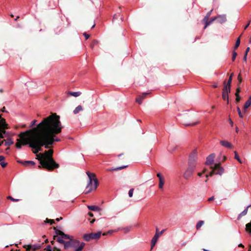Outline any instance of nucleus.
Segmentation results:
<instances>
[{
  "label": "nucleus",
  "mask_w": 251,
  "mask_h": 251,
  "mask_svg": "<svg viewBox=\"0 0 251 251\" xmlns=\"http://www.w3.org/2000/svg\"><path fill=\"white\" fill-rule=\"evenodd\" d=\"M165 180L164 179H160L159 182V188L161 189H162L163 188V186L164 184Z\"/></svg>",
  "instance_id": "nucleus-28"
},
{
  "label": "nucleus",
  "mask_w": 251,
  "mask_h": 251,
  "mask_svg": "<svg viewBox=\"0 0 251 251\" xmlns=\"http://www.w3.org/2000/svg\"><path fill=\"white\" fill-rule=\"evenodd\" d=\"M245 231L251 236V220L250 223L246 225Z\"/></svg>",
  "instance_id": "nucleus-20"
},
{
  "label": "nucleus",
  "mask_w": 251,
  "mask_h": 251,
  "mask_svg": "<svg viewBox=\"0 0 251 251\" xmlns=\"http://www.w3.org/2000/svg\"><path fill=\"white\" fill-rule=\"evenodd\" d=\"M52 249H53V248H52V247H51V246H50V245H48V246L46 247V248L45 249V250H46L47 251H52Z\"/></svg>",
  "instance_id": "nucleus-42"
},
{
  "label": "nucleus",
  "mask_w": 251,
  "mask_h": 251,
  "mask_svg": "<svg viewBox=\"0 0 251 251\" xmlns=\"http://www.w3.org/2000/svg\"><path fill=\"white\" fill-rule=\"evenodd\" d=\"M24 248L26 249L27 250H32V245H25L23 246Z\"/></svg>",
  "instance_id": "nucleus-32"
},
{
  "label": "nucleus",
  "mask_w": 251,
  "mask_h": 251,
  "mask_svg": "<svg viewBox=\"0 0 251 251\" xmlns=\"http://www.w3.org/2000/svg\"><path fill=\"white\" fill-rule=\"evenodd\" d=\"M0 138H4L8 134L4 129L8 128V125L6 124L5 120L1 118L0 116Z\"/></svg>",
  "instance_id": "nucleus-6"
},
{
  "label": "nucleus",
  "mask_w": 251,
  "mask_h": 251,
  "mask_svg": "<svg viewBox=\"0 0 251 251\" xmlns=\"http://www.w3.org/2000/svg\"><path fill=\"white\" fill-rule=\"evenodd\" d=\"M236 56H237V53L235 51H234L233 52L232 57V60L233 61H234L235 60Z\"/></svg>",
  "instance_id": "nucleus-41"
},
{
  "label": "nucleus",
  "mask_w": 251,
  "mask_h": 251,
  "mask_svg": "<svg viewBox=\"0 0 251 251\" xmlns=\"http://www.w3.org/2000/svg\"><path fill=\"white\" fill-rule=\"evenodd\" d=\"M17 162L25 166H28V165H30L32 166H33L35 164V163L33 161H21L18 160Z\"/></svg>",
  "instance_id": "nucleus-15"
},
{
  "label": "nucleus",
  "mask_w": 251,
  "mask_h": 251,
  "mask_svg": "<svg viewBox=\"0 0 251 251\" xmlns=\"http://www.w3.org/2000/svg\"><path fill=\"white\" fill-rule=\"evenodd\" d=\"M217 20V16L212 18L209 21L206 20V21H203V22L205 23V26L204 27V29H205L207 26L210 25L215 20Z\"/></svg>",
  "instance_id": "nucleus-18"
},
{
  "label": "nucleus",
  "mask_w": 251,
  "mask_h": 251,
  "mask_svg": "<svg viewBox=\"0 0 251 251\" xmlns=\"http://www.w3.org/2000/svg\"><path fill=\"white\" fill-rule=\"evenodd\" d=\"M215 154L211 153L209 154L207 157H206V160L205 162L206 165H211L213 164L214 162V159L215 158Z\"/></svg>",
  "instance_id": "nucleus-13"
},
{
  "label": "nucleus",
  "mask_w": 251,
  "mask_h": 251,
  "mask_svg": "<svg viewBox=\"0 0 251 251\" xmlns=\"http://www.w3.org/2000/svg\"><path fill=\"white\" fill-rule=\"evenodd\" d=\"M83 107L81 105H79L77 106L74 110L73 113L74 114H76L78 113L80 111L83 110Z\"/></svg>",
  "instance_id": "nucleus-23"
},
{
  "label": "nucleus",
  "mask_w": 251,
  "mask_h": 251,
  "mask_svg": "<svg viewBox=\"0 0 251 251\" xmlns=\"http://www.w3.org/2000/svg\"><path fill=\"white\" fill-rule=\"evenodd\" d=\"M85 245V243L83 242H81L80 244L78 245L77 248L75 249V251H81Z\"/></svg>",
  "instance_id": "nucleus-24"
},
{
  "label": "nucleus",
  "mask_w": 251,
  "mask_h": 251,
  "mask_svg": "<svg viewBox=\"0 0 251 251\" xmlns=\"http://www.w3.org/2000/svg\"><path fill=\"white\" fill-rule=\"evenodd\" d=\"M134 189L133 188L130 189L128 191V196L130 198H131L133 196Z\"/></svg>",
  "instance_id": "nucleus-37"
},
{
  "label": "nucleus",
  "mask_w": 251,
  "mask_h": 251,
  "mask_svg": "<svg viewBox=\"0 0 251 251\" xmlns=\"http://www.w3.org/2000/svg\"><path fill=\"white\" fill-rule=\"evenodd\" d=\"M211 169L212 171L208 175L205 176L207 178L209 176H212L213 175H221L224 171V169L218 164H215L214 166L212 167Z\"/></svg>",
  "instance_id": "nucleus-4"
},
{
  "label": "nucleus",
  "mask_w": 251,
  "mask_h": 251,
  "mask_svg": "<svg viewBox=\"0 0 251 251\" xmlns=\"http://www.w3.org/2000/svg\"><path fill=\"white\" fill-rule=\"evenodd\" d=\"M195 168V167L188 165V168L183 175L184 178L186 179H189L192 176Z\"/></svg>",
  "instance_id": "nucleus-9"
},
{
  "label": "nucleus",
  "mask_w": 251,
  "mask_h": 251,
  "mask_svg": "<svg viewBox=\"0 0 251 251\" xmlns=\"http://www.w3.org/2000/svg\"><path fill=\"white\" fill-rule=\"evenodd\" d=\"M70 94L71 95H72L75 97H77L80 95L81 92H79V91H78V92H70Z\"/></svg>",
  "instance_id": "nucleus-27"
},
{
  "label": "nucleus",
  "mask_w": 251,
  "mask_h": 251,
  "mask_svg": "<svg viewBox=\"0 0 251 251\" xmlns=\"http://www.w3.org/2000/svg\"><path fill=\"white\" fill-rule=\"evenodd\" d=\"M54 229L55 230V233L58 236L56 238V241H57V240L58 239H72L73 237H71L68 234H65L64 232H63L62 231L56 229L55 227L54 228Z\"/></svg>",
  "instance_id": "nucleus-10"
},
{
  "label": "nucleus",
  "mask_w": 251,
  "mask_h": 251,
  "mask_svg": "<svg viewBox=\"0 0 251 251\" xmlns=\"http://www.w3.org/2000/svg\"><path fill=\"white\" fill-rule=\"evenodd\" d=\"M217 20L218 23L222 24L226 21V17L225 14L219 15L217 16Z\"/></svg>",
  "instance_id": "nucleus-14"
},
{
  "label": "nucleus",
  "mask_w": 251,
  "mask_h": 251,
  "mask_svg": "<svg viewBox=\"0 0 251 251\" xmlns=\"http://www.w3.org/2000/svg\"><path fill=\"white\" fill-rule=\"evenodd\" d=\"M149 94H150V93L145 92V93H142V94L140 96H141V97L143 99Z\"/></svg>",
  "instance_id": "nucleus-43"
},
{
  "label": "nucleus",
  "mask_w": 251,
  "mask_h": 251,
  "mask_svg": "<svg viewBox=\"0 0 251 251\" xmlns=\"http://www.w3.org/2000/svg\"><path fill=\"white\" fill-rule=\"evenodd\" d=\"M41 248L40 244H34L32 245V251H35Z\"/></svg>",
  "instance_id": "nucleus-29"
},
{
  "label": "nucleus",
  "mask_w": 251,
  "mask_h": 251,
  "mask_svg": "<svg viewBox=\"0 0 251 251\" xmlns=\"http://www.w3.org/2000/svg\"><path fill=\"white\" fill-rule=\"evenodd\" d=\"M62 219V217H60L59 218H56V221H57V222H59L60 220Z\"/></svg>",
  "instance_id": "nucleus-60"
},
{
  "label": "nucleus",
  "mask_w": 251,
  "mask_h": 251,
  "mask_svg": "<svg viewBox=\"0 0 251 251\" xmlns=\"http://www.w3.org/2000/svg\"><path fill=\"white\" fill-rule=\"evenodd\" d=\"M14 142L12 141V139L11 138H8L5 141L4 144L6 146H9L10 145H11L13 144Z\"/></svg>",
  "instance_id": "nucleus-26"
},
{
  "label": "nucleus",
  "mask_w": 251,
  "mask_h": 251,
  "mask_svg": "<svg viewBox=\"0 0 251 251\" xmlns=\"http://www.w3.org/2000/svg\"><path fill=\"white\" fill-rule=\"evenodd\" d=\"M87 208L92 211H100V208L96 205H88Z\"/></svg>",
  "instance_id": "nucleus-19"
},
{
  "label": "nucleus",
  "mask_w": 251,
  "mask_h": 251,
  "mask_svg": "<svg viewBox=\"0 0 251 251\" xmlns=\"http://www.w3.org/2000/svg\"><path fill=\"white\" fill-rule=\"evenodd\" d=\"M86 174L87 175L89 180L88 184L86 187V189L87 190L85 193L88 194L92 190H96L98 186V180L95 177V175L89 172H87Z\"/></svg>",
  "instance_id": "nucleus-3"
},
{
  "label": "nucleus",
  "mask_w": 251,
  "mask_h": 251,
  "mask_svg": "<svg viewBox=\"0 0 251 251\" xmlns=\"http://www.w3.org/2000/svg\"><path fill=\"white\" fill-rule=\"evenodd\" d=\"M234 154H235V155H234L235 159H237L240 163H241L242 161H241V159H240L239 156L238 155L237 151H234Z\"/></svg>",
  "instance_id": "nucleus-35"
},
{
  "label": "nucleus",
  "mask_w": 251,
  "mask_h": 251,
  "mask_svg": "<svg viewBox=\"0 0 251 251\" xmlns=\"http://www.w3.org/2000/svg\"><path fill=\"white\" fill-rule=\"evenodd\" d=\"M204 224V222L203 221H199L197 225H196V228L197 229L200 228Z\"/></svg>",
  "instance_id": "nucleus-30"
},
{
  "label": "nucleus",
  "mask_w": 251,
  "mask_h": 251,
  "mask_svg": "<svg viewBox=\"0 0 251 251\" xmlns=\"http://www.w3.org/2000/svg\"><path fill=\"white\" fill-rule=\"evenodd\" d=\"M63 126L60 121V117L55 113L44 118L37 125V127L21 132L17 139L16 147L21 149L22 146L28 145L34 150L33 152L37 153L42 151L41 147L49 149L54 142L60 139L56 134L61 132Z\"/></svg>",
  "instance_id": "nucleus-1"
},
{
  "label": "nucleus",
  "mask_w": 251,
  "mask_h": 251,
  "mask_svg": "<svg viewBox=\"0 0 251 251\" xmlns=\"http://www.w3.org/2000/svg\"><path fill=\"white\" fill-rule=\"evenodd\" d=\"M205 171H206V170H205V169H204V170H203V172H202V173H199L198 174V176H200V177H201V176H202L203 174L204 173H205Z\"/></svg>",
  "instance_id": "nucleus-49"
},
{
  "label": "nucleus",
  "mask_w": 251,
  "mask_h": 251,
  "mask_svg": "<svg viewBox=\"0 0 251 251\" xmlns=\"http://www.w3.org/2000/svg\"><path fill=\"white\" fill-rule=\"evenodd\" d=\"M232 78L231 77H229V78L227 80L226 83V82H224V87L225 88H227L228 89H230L231 83L232 81Z\"/></svg>",
  "instance_id": "nucleus-21"
},
{
  "label": "nucleus",
  "mask_w": 251,
  "mask_h": 251,
  "mask_svg": "<svg viewBox=\"0 0 251 251\" xmlns=\"http://www.w3.org/2000/svg\"><path fill=\"white\" fill-rule=\"evenodd\" d=\"M57 242L63 244L65 249H68L70 247L75 246V244L78 243V240H73L72 238L70 239L68 241H65L64 240L59 238L57 240Z\"/></svg>",
  "instance_id": "nucleus-5"
},
{
  "label": "nucleus",
  "mask_w": 251,
  "mask_h": 251,
  "mask_svg": "<svg viewBox=\"0 0 251 251\" xmlns=\"http://www.w3.org/2000/svg\"><path fill=\"white\" fill-rule=\"evenodd\" d=\"M247 53H245L244 54V57H243V61H247Z\"/></svg>",
  "instance_id": "nucleus-50"
},
{
  "label": "nucleus",
  "mask_w": 251,
  "mask_h": 251,
  "mask_svg": "<svg viewBox=\"0 0 251 251\" xmlns=\"http://www.w3.org/2000/svg\"><path fill=\"white\" fill-rule=\"evenodd\" d=\"M45 222V223H50V225H52L55 223L53 220H49L48 219H47Z\"/></svg>",
  "instance_id": "nucleus-38"
},
{
  "label": "nucleus",
  "mask_w": 251,
  "mask_h": 251,
  "mask_svg": "<svg viewBox=\"0 0 251 251\" xmlns=\"http://www.w3.org/2000/svg\"><path fill=\"white\" fill-rule=\"evenodd\" d=\"M230 92V89H228L227 88L224 87L222 97L224 100H226L227 103H228V93Z\"/></svg>",
  "instance_id": "nucleus-12"
},
{
  "label": "nucleus",
  "mask_w": 251,
  "mask_h": 251,
  "mask_svg": "<svg viewBox=\"0 0 251 251\" xmlns=\"http://www.w3.org/2000/svg\"><path fill=\"white\" fill-rule=\"evenodd\" d=\"M101 234V232L99 231L96 233H90L89 234H85L83 235V238L86 241H89L91 239H99Z\"/></svg>",
  "instance_id": "nucleus-7"
},
{
  "label": "nucleus",
  "mask_w": 251,
  "mask_h": 251,
  "mask_svg": "<svg viewBox=\"0 0 251 251\" xmlns=\"http://www.w3.org/2000/svg\"><path fill=\"white\" fill-rule=\"evenodd\" d=\"M157 176L158 177V178H159V180H160V179H164L163 177H162V176L161 174V173H158L157 174Z\"/></svg>",
  "instance_id": "nucleus-45"
},
{
  "label": "nucleus",
  "mask_w": 251,
  "mask_h": 251,
  "mask_svg": "<svg viewBox=\"0 0 251 251\" xmlns=\"http://www.w3.org/2000/svg\"><path fill=\"white\" fill-rule=\"evenodd\" d=\"M235 95H236V100H235L237 102H238L240 100L241 98H240L239 94H238V93H235Z\"/></svg>",
  "instance_id": "nucleus-39"
},
{
  "label": "nucleus",
  "mask_w": 251,
  "mask_h": 251,
  "mask_svg": "<svg viewBox=\"0 0 251 251\" xmlns=\"http://www.w3.org/2000/svg\"><path fill=\"white\" fill-rule=\"evenodd\" d=\"M52 150H49L45 151V153H40L39 156L41 158L40 164L44 168L48 170H51L59 167V165L55 162L52 157Z\"/></svg>",
  "instance_id": "nucleus-2"
},
{
  "label": "nucleus",
  "mask_w": 251,
  "mask_h": 251,
  "mask_svg": "<svg viewBox=\"0 0 251 251\" xmlns=\"http://www.w3.org/2000/svg\"><path fill=\"white\" fill-rule=\"evenodd\" d=\"M240 39L239 38H238L237 40H236V43H235V44L234 45V48L235 49H236L237 48L239 45H240Z\"/></svg>",
  "instance_id": "nucleus-33"
},
{
  "label": "nucleus",
  "mask_w": 251,
  "mask_h": 251,
  "mask_svg": "<svg viewBox=\"0 0 251 251\" xmlns=\"http://www.w3.org/2000/svg\"><path fill=\"white\" fill-rule=\"evenodd\" d=\"M36 120H33V121L31 122V124L30 125V126H29V127H29V128H30V127H32V126L35 125V123H36Z\"/></svg>",
  "instance_id": "nucleus-47"
},
{
  "label": "nucleus",
  "mask_w": 251,
  "mask_h": 251,
  "mask_svg": "<svg viewBox=\"0 0 251 251\" xmlns=\"http://www.w3.org/2000/svg\"><path fill=\"white\" fill-rule=\"evenodd\" d=\"M212 11V10H211L206 14V16L204 17L203 21H206L209 20V18L211 14Z\"/></svg>",
  "instance_id": "nucleus-31"
},
{
  "label": "nucleus",
  "mask_w": 251,
  "mask_h": 251,
  "mask_svg": "<svg viewBox=\"0 0 251 251\" xmlns=\"http://www.w3.org/2000/svg\"><path fill=\"white\" fill-rule=\"evenodd\" d=\"M249 251H251V245H250L249 246Z\"/></svg>",
  "instance_id": "nucleus-64"
},
{
  "label": "nucleus",
  "mask_w": 251,
  "mask_h": 251,
  "mask_svg": "<svg viewBox=\"0 0 251 251\" xmlns=\"http://www.w3.org/2000/svg\"><path fill=\"white\" fill-rule=\"evenodd\" d=\"M79 243H80V242L78 241V243L75 244V246L73 247V248H74V249H75L76 248H77V247H78V245L79 244Z\"/></svg>",
  "instance_id": "nucleus-56"
},
{
  "label": "nucleus",
  "mask_w": 251,
  "mask_h": 251,
  "mask_svg": "<svg viewBox=\"0 0 251 251\" xmlns=\"http://www.w3.org/2000/svg\"><path fill=\"white\" fill-rule=\"evenodd\" d=\"M198 123V122H194V123H189V124L184 123L183 124L185 126H193L197 125Z\"/></svg>",
  "instance_id": "nucleus-36"
},
{
  "label": "nucleus",
  "mask_w": 251,
  "mask_h": 251,
  "mask_svg": "<svg viewBox=\"0 0 251 251\" xmlns=\"http://www.w3.org/2000/svg\"><path fill=\"white\" fill-rule=\"evenodd\" d=\"M239 247L243 248L244 247V245L243 244H240L239 245Z\"/></svg>",
  "instance_id": "nucleus-63"
},
{
  "label": "nucleus",
  "mask_w": 251,
  "mask_h": 251,
  "mask_svg": "<svg viewBox=\"0 0 251 251\" xmlns=\"http://www.w3.org/2000/svg\"><path fill=\"white\" fill-rule=\"evenodd\" d=\"M127 167V165H123L121 167H117V168H113L109 169L108 170L109 171H112V172L117 171H119V170H122L123 169L126 168Z\"/></svg>",
  "instance_id": "nucleus-22"
},
{
  "label": "nucleus",
  "mask_w": 251,
  "mask_h": 251,
  "mask_svg": "<svg viewBox=\"0 0 251 251\" xmlns=\"http://www.w3.org/2000/svg\"><path fill=\"white\" fill-rule=\"evenodd\" d=\"M7 199H8V200H11L12 201H19V199H14L13 198H12L11 196H8L7 197Z\"/></svg>",
  "instance_id": "nucleus-40"
},
{
  "label": "nucleus",
  "mask_w": 251,
  "mask_h": 251,
  "mask_svg": "<svg viewBox=\"0 0 251 251\" xmlns=\"http://www.w3.org/2000/svg\"><path fill=\"white\" fill-rule=\"evenodd\" d=\"M52 251H61L60 249H58L56 247H53Z\"/></svg>",
  "instance_id": "nucleus-51"
},
{
  "label": "nucleus",
  "mask_w": 251,
  "mask_h": 251,
  "mask_svg": "<svg viewBox=\"0 0 251 251\" xmlns=\"http://www.w3.org/2000/svg\"><path fill=\"white\" fill-rule=\"evenodd\" d=\"M164 230H165L164 229H163L162 231H161L160 232H158V229L156 228V231L155 234L154 235V236L153 237V238H152V239L151 240V249H152L153 247L155 246V245L158 240V238L164 232Z\"/></svg>",
  "instance_id": "nucleus-11"
},
{
  "label": "nucleus",
  "mask_w": 251,
  "mask_h": 251,
  "mask_svg": "<svg viewBox=\"0 0 251 251\" xmlns=\"http://www.w3.org/2000/svg\"><path fill=\"white\" fill-rule=\"evenodd\" d=\"M117 15H115L113 17V20H115V19H117Z\"/></svg>",
  "instance_id": "nucleus-61"
},
{
  "label": "nucleus",
  "mask_w": 251,
  "mask_h": 251,
  "mask_svg": "<svg viewBox=\"0 0 251 251\" xmlns=\"http://www.w3.org/2000/svg\"><path fill=\"white\" fill-rule=\"evenodd\" d=\"M250 25V22L247 24V25L244 27V29H246L248 28V27Z\"/></svg>",
  "instance_id": "nucleus-59"
},
{
  "label": "nucleus",
  "mask_w": 251,
  "mask_h": 251,
  "mask_svg": "<svg viewBox=\"0 0 251 251\" xmlns=\"http://www.w3.org/2000/svg\"><path fill=\"white\" fill-rule=\"evenodd\" d=\"M83 35L85 37L86 40H87L90 37V35L86 32L83 33Z\"/></svg>",
  "instance_id": "nucleus-48"
},
{
  "label": "nucleus",
  "mask_w": 251,
  "mask_h": 251,
  "mask_svg": "<svg viewBox=\"0 0 251 251\" xmlns=\"http://www.w3.org/2000/svg\"><path fill=\"white\" fill-rule=\"evenodd\" d=\"M251 104V96H250L248 100L245 102L244 108L245 109L249 108Z\"/></svg>",
  "instance_id": "nucleus-25"
},
{
  "label": "nucleus",
  "mask_w": 251,
  "mask_h": 251,
  "mask_svg": "<svg viewBox=\"0 0 251 251\" xmlns=\"http://www.w3.org/2000/svg\"><path fill=\"white\" fill-rule=\"evenodd\" d=\"M250 47H247V48H246V51H245V53H247V55H248V52L250 51Z\"/></svg>",
  "instance_id": "nucleus-53"
},
{
  "label": "nucleus",
  "mask_w": 251,
  "mask_h": 251,
  "mask_svg": "<svg viewBox=\"0 0 251 251\" xmlns=\"http://www.w3.org/2000/svg\"><path fill=\"white\" fill-rule=\"evenodd\" d=\"M241 78V74H239L238 75V77H237V79H239V78Z\"/></svg>",
  "instance_id": "nucleus-62"
},
{
  "label": "nucleus",
  "mask_w": 251,
  "mask_h": 251,
  "mask_svg": "<svg viewBox=\"0 0 251 251\" xmlns=\"http://www.w3.org/2000/svg\"><path fill=\"white\" fill-rule=\"evenodd\" d=\"M241 91V89H240V88L239 87V86H238V87H237V89H236V93H238L239 94V93Z\"/></svg>",
  "instance_id": "nucleus-54"
},
{
  "label": "nucleus",
  "mask_w": 251,
  "mask_h": 251,
  "mask_svg": "<svg viewBox=\"0 0 251 251\" xmlns=\"http://www.w3.org/2000/svg\"><path fill=\"white\" fill-rule=\"evenodd\" d=\"M142 100L143 99L140 96H139L136 99V101L140 104L142 103Z\"/></svg>",
  "instance_id": "nucleus-34"
},
{
  "label": "nucleus",
  "mask_w": 251,
  "mask_h": 251,
  "mask_svg": "<svg viewBox=\"0 0 251 251\" xmlns=\"http://www.w3.org/2000/svg\"><path fill=\"white\" fill-rule=\"evenodd\" d=\"M0 165H1V166L2 167V168H4L6 167V165H7V163L5 162H1L0 163Z\"/></svg>",
  "instance_id": "nucleus-46"
},
{
  "label": "nucleus",
  "mask_w": 251,
  "mask_h": 251,
  "mask_svg": "<svg viewBox=\"0 0 251 251\" xmlns=\"http://www.w3.org/2000/svg\"><path fill=\"white\" fill-rule=\"evenodd\" d=\"M214 199V197L212 196L211 197L209 198L208 200V201H213Z\"/></svg>",
  "instance_id": "nucleus-55"
},
{
  "label": "nucleus",
  "mask_w": 251,
  "mask_h": 251,
  "mask_svg": "<svg viewBox=\"0 0 251 251\" xmlns=\"http://www.w3.org/2000/svg\"><path fill=\"white\" fill-rule=\"evenodd\" d=\"M238 82H239V83H238V85H240V84L242 82V79L241 78H239V79H238Z\"/></svg>",
  "instance_id": "nucleus-58"
},
{
  "label": "nucleus",
  "mask_w": 251,
  "mask_h": 251,
  "mask_svg": "<svg viewBox=\"0 0 251 251\" xmlns=\"http://www.w3.org/2000/svg\"><path fill=\"white\" fill-rule=\"evenodd\" d=\"M229 123L231 126H233V123L230 119H229Z\"/></svg>",
  "instance_id": "nucleus-57"
},
{
  "label": "nucleus",
  "mask_w": 251,
  "mask_h": 251,
  "mask_svg": "<svg viewBox=\"0 0 251 251\" xmlns=\"http://www.w3.org/2000/svg\"><path fill=\"white\" fill-rule=\"evenodd\" d=\"M221 145L227 148L228 149H231L232 148V145L230 143L226 140H221L220 142Z\"/></svg>",
  "instance_id": "nucleus-17"
},
{
  "label": "nucleus",
  "mask_w": 251,
  "mask_h": 251,
  "mask_svg": "<svg viewBox=\"0 0 251 251\" xmlns=\"http://www.w3.org/2000/svg\"><path fill=\"white\" fill-rule=\"evenodd\" d=\"M237 111H238L239 117L240 118H243V115L241 113L240 109L239 107L237 108Z\"/></svg>",
  "instance_id": "nucleus-44"
},
{
  "label": "nucleus",
  "mask_w": 251,
  "mask_h": 251,
  "mask_svg": "<svg viewBox=\"0 0 251 251\" xmlns=\"http://www.w3.org/2000/svg\"><path fill=\"white\" fill-rule=\"evenodd\" d=\"M251 207V204H249L245 208V209L241 212L240 213L238 216V217H237V220H239L241 218V217L243 216H245L247 214V212H248V208L249 207Z\"/></svg>",
  "instance_id": "nucleus-16"
},
{
  "label": "nucleus",
  "mask_w": 251,
  "mask_h": 251,
  "mask_svg": "<svg viewBox=\"0 0 251 251\" xmlns=\"http://www.w3.org/2000/svg\"><path fill=\"white\" fill-rule=\"evenodd\" d=\"M197 160V151H193L190 154L188 161V165L196 167Z\"/></svg>",
  "instance_id": "nucleus-8"
},
{
  "label": "nucleus",
  "mask_w": 251,
  "mask_h": 251,
  "mask_svg": "<svg viewBox=\"0 0 251 251\" xmlns=\"http://www.w3.org/2000/svg\"><path fill=\"white\" fill-rule=\"evenodd\" d=\"M4 159H5V158L3 156L0 155V163L1 162H2V161H3Z\"/></svg>",
  "instance_id": "nucleus-52"
}]
</instances>
